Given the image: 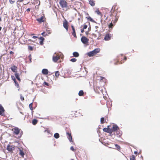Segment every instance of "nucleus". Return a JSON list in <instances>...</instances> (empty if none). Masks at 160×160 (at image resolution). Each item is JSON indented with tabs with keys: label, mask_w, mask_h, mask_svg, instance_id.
Listing matches in <instances>:
<instances>
[{
	"label": "nucleus",
	"mask_w": 160,
	"mask_h": 160,
	"mask_svg": "<svg viewBox=\"0 0 160 160\" xmlns=\"http://www.w3.org/2000/svg\"><path fill=\"white\" fill-rule=\"evenodd\" d=\"M100 51V49L99 48H97L88 53V55L89 57H91L99 52Z\"/></svg>",
	"instance_id": "obj_1"
},
{
	"label": "nucleus",
	"mask_w": 160,
	"mask_h": 160,
	"mask_svg": "<svg viewBox=\"0 0 160 160\" xmlns=\"http://www.w3.org/2000/svg\"><path fill=\"white\" fill-rule=\"evenodd\" d=\"M59 3L62 8H66L67 6V2L64 0H60Z\"/></svg>",
	"instance_id": "obj_2"
},
{
	"label": "nucleus",
	"mask_w": 160,
	"mask_h": 160,
	"mask_svg": "<svg viewBox=\"0 0 160 160\" xmlns=\"http://www.w3.org/2000/svg\"><path fill=\"white\" fill-rule=\"evenodd\" d=\"M82 42L84 44L87 43L88 41V39L84 36L82 37L81 38Z\"/></svg>",
	"instance_id": "obj_3"
},
{
	"label": "nucleus",
	"mask_w": 160,
	"mask_h": 160,
	"mask_svg": "<svg viewBox=\"0 0 160 160\" xmlns=\"http://www.w3.org/2000/svg\"><path fill=\"white\" fill-rule=\"evenodd\" d=\"M55 53L53 56L52 60L53 62H56L60 58V57L58 55H55Z\"/></svg>",
	"instance_id": "obj_4"
},
{
	"label": "nucleus",
	"mask_w": 160,
	"mask_h": 160,
	"mask_svg": "<svg viewBox=\"0 0 160 160\" xmlns=\"http://www.w3.org/2000/svg\"><path fill=\"white\" fill-rule=\"evenodd\" d=\"M14 149V146H10L8 145L7 146V149L9 152L12 151Z\"/></svg>",
	"instance_id": "obj_5"
},
{
	"label": "nucleus",
	"mask_w": 160,
	"mask_h": 160,
	"mask_svg": "<svg viewBox=\"0 0 160 160\" xmlns=\"http://www.w3.org/2000/svg\"><path fill=\"white\" fill-rule=\"evenodd\" d=\"M4 111L5 110L3 108L2 105L0 104V115L3 116L4 115Z\"/></svg>",
	"instance_id": "obj_6"
},
{
	"label": "nucleus",
	"mask_w": 160,
	"mask_h": 160,
	"mask_svg": "<svg viewBox=\"0 0 160 160\" xmlns=\"http://www.w3.org/2000/svg\"><path fill=\"white\" fill-rule=\"evenodd\" d=\"M111 35L110 34H108L106 35L104 38V39L106 41H108L111 39Z\"/></svg>",
	"instance_id": "obj_7"
},
{
	"label": "nucleus",
	"mask_w": 160,
	"mask_h": 160,
	"mask_svg": "<svg viewBox=\"0 0 160 160\" xmlns=\"http://www.w3.org/2000/svg\"><path fill=\"white\" fill-rule=\"evenodd\" d=\"M63 26L66 29L67 31H68V22L66 20L63 23Z\"/></svg>",
	"instance_id": "obj_8"
},
{
	"label": "nucleus",
	"mask_w": 160,
	"mask_h": 160,
	"mask_svg": "<svg viewBox=\"0 0 160 160\" xmlns=\"http://www.w3.org/2000/svg\"><path fill=\"white\" fill-rule=\"evenodd\" d=\"M118 129L119 128L116 125H113L112 128L113 131L117 132Z\"/></svg>",
	"instance_id": "obj_9"
},
{
	"label": "nucleus",
	"mask_w": 160,
	"mask_h": 160,
	"mask_svg": "<svg viewBox=\"0 0 160 160\" xmlns=\"http://www.w3.org/2000/svg\"><path fill=\"white\" fill-rule=\"evenodd\" d=\"M20 129L18 128H16L14 129V132L16 135H18L20 132Z\"/></svg>",
	"instance_id": "obj_10"
},
{
	"label": "nucleus",
	"mask_w": 160,
	"mask_h": 160,
	"mask_svg": "<svg viewBox=\"0 0 160 160\" xmlns=\"http://www.w3.org/2000/svg\"><path fill=\"white\" fill-rule=\"evenodd\" d=\"M17 67L15 65L13 66L11 68L12 71L13 72H15V73L17 72V71L16 70H17Z\"/></svg>",
	"instance_id": "obj_11"
},
{
	"label": "nucleus",
	"mask_w": 160,
	"mask_h": 160,
	"mask_svg": "<svg viewBox=\"0 0 160 160\" xmlns=\"http://www.w3.org/2000/svg\"><path fill=\"white\" fill-rule=\"evenodd\" d=\"M42 73L44 75H47L48 73V71L47 69H43L42 70Z\"/></svg>",
	"instance_id": "obj_12"
},
{
	"label": "nucleus",
	"mask_w": 160,
	"mask_h": 160,
	"mask_svg": "<svg viewBox=\"0 0 160 160\" xmlns=\"http://www.w3.org/2000/svg\"><path fill=\"white\" fill-rule=\"evenodd\" d=\"M67 134L68 135V138L70 142H71L72 141V138L71 135L68 132H67Z\"/></svg>",
	"instance_id": "obj_13"
},
{
	"label": "nucleus",
	"mask_w": 160,
	"mask_h": 160,
	"mask_svg": "<svg viewBox=\"0 0 160 160\" xmlns=\"http://www.w3.org/2000/svg\"><path fill=\"white\" fill-rule=\"evenodd\" d=\"M15 76L16 78L18 80L20 81V79L19 78V75L18 73L17 72H15Z\"/></svg>",
	"instance_id": "obj_14"
},
{
	"label": "nucleus",
	"mask_w": 160,
	"mask_h": 160,
	"mask_svg": "<svg viewBox=\"0 0 160 160\" xmlns=\"http://www.w3.org/2000/svg\"><path fill=\"white\" fill-rule=\"evenodd\" d=\"M19 155L23 157L24 155L23 152L22 150L21 149L19 148Z\"/></svg>",
	"instance_id": "obj_15"
},
{
	"label": "nucleus",
	"mask_w": 160,
	"mask_h": 160,
	"mask_svg": "<svg viewBox=\"0 0 160 160\" xmlns=\"http://www.w3.org/2000/svg\"><path fill=\"white\" fill-rule=\"evenodd\" d=\"M37 20L39 22L41 23L43 22V17L42 16L40 18L37 19Z\"/></svg>",
	"instance_id": "obj_16"
},
{
	"label": "nucleus",
	"mask_w": 160,
	"mask_h": 160,
	"mask_svg": "<svg viewBox=\"0 0 160 160\" xmlns=\"http://www.w3.org/2000/svg\"><path fill=\"white\" fill-rule=\"evenodd\" d=\"M89 3L92 6H94L95 5V3L93 0H89Z\"/></svg>",
	"instance_id": "obj_17"
},
{
	"label": "nucleus",
	"mask_w": 160,
	"mask_h": 160,
	"mask_svg": "<svg viewBox=\"0 0 160 160\" xmlns=\"http://www.w3.org/2000/svg\"><path fill=\"white\" fill-rule=\"evenodd\" d=\"M73 55L75 57H78L79 56V53L77 52H73Z\"/></svg>",
	"instance_id": "obj_18"
},
{
	"label": "nucleus",
	"mask_w": 160,
	"mask_h": 160,
	"mask_svg": "<svg viewBox=\"0 0 160 160\" xmlns=\"http://www.w3.org/2000/svg\"><path fill=\"white\" fill-rule=\"evenodd\" d=\"M37 122L38 120H37L36 119H34L32 121V123L33 125H35L37 124Z\"/></svg>",
	"instance_id": "obj_19"
},
{
	"label": "nucleus",
	"mask_w": 160,
	"mask_h": 160,
	"mask_svg": "<svg viewBox=\"0 0 160 160\" xmlns=\"http://www.w3.org/2000/svg\"><path fill=\"white\" fill-rule=\"evenodd\" d=\"M54 137L56 138H58L59 137V135L58 133H56L54 134Z\"/></svg>",
	"instance_id": "obj_20"
},
{
	"label": "nucleus",
	"mask_w": 160,
	"mask_h": 160,
	"mask_svg": "<svg viewBox=\"0 0 160 160\" xmlns=\"http://www.w3.org/2000/svg\"><path fill=\"white\" fill-rule=\"evenodd\" d=\"M83 94V92L82 90L80 91L79 93H78V95L80 96H82Z\"/></svg>",
	"instance_id": "obj_21"
},
{
	"label": "nucleus",
	"mask_w": 160,
	"mask_h": 160,
	"mask_svg": "<svg viewBox=\"0 0 160 160\" xmlns=\"http://www.w3.org/2000/svg\"><path fill=\"white\" fill-rule=\"evenodd\" d=\"M29 107L30 110H32V103H31L29 104Z\"/></svg>",
	"instance_id": "obj_22"
},
{
	"label": "nucleus",
	"mask_w": 160,
	"mask_h": 160,
	"mask_svg": "<svg viewBox=\"0 0 160 160\" xmlns=\"http://www.w3.org/2000/svg\"><path fill=\"white\" fill-rule=\"evenodd\" d=\"M130 160H136L135 157L134 155H132V157L130 158Z\"/></svg>",
	"instance_id": "obj_23"
},
{
	"label": "nucleus",
	"mask_w": 160,
	"mask_h": 160,
	"mask_svg": "<svg viewBox=\"0 0 160 160\" xmlns=\"http://www.w3.org/2000/svg\"><path fill=\"white\" fill-rule=\"evenodd\" d=\"M113 131L112 129H110L109 128H108V132L110 134H111L112 133Z\"/></svg>",
	"instance_id": "obj_24"
},
{
	"label": "nucleus",
	"mask_w": 160,
	"mask_h": 160,
	"mask_svg": "<svg viewBox=\"0 0 160 160\" xmlns=\"http://www.w3.org/2000/svg\"><path fill=\"white\" fill-rule=\"evenodd\" d=\"M55 76L57 77H58L59 75V73L58 71H57L55 73Z\"/></svg>",
	"instance_id": "obj_25"
},
{
	"label": "nucleus",
	"mask_w": 160,
	"mask_h": 160,
	"mask_svg": "<svg viewBox=\"0 0 160 160\" xmlns=\"http://www.w3.org/2000/svg\"><path fill=\"white\" fill-rule=\"evenodd\" d=\"M104 118H101V123L102 124H103L104 123Z\"/></svg>",
	"instance_id": "obj_26"
},
{
	"label": "nucleus",
	"mask_w": 160,
	"mask_h": 160,
	"mask_svg": "<svg viewBox=\"0 0 160 160\" xmlns=\"http://www.w3.org/2000/svg\"><path fill=\"white\" fill-rule=\"evenodd\" d=\"M108 128H104L103 130L104 132H108Z\"/></svg>",
	"instance_id": "obj_27"
},
{
	"label": "nucleus",
	"mask_w": 160,
	"mask_h": 160,
	"mask_svg": "<svg viewBox=\"0 0 160 160\" xmlns=\"http://www.w3.org/2000/svg\"><path fill=\"white\" fill-rule=\"evenodd\" d=\"M96 12L98 15H101V13L99 11V10L98 9L95 11Z\"/></svg>",
	"instance_id": "obj_28"
},
{
	"label": "nucleus",
	"mask_w": 160,
	"mask_h": 160,
	"mask_svg": "<svg viewBox=\"0 0 160 160\" xmlns=\"http://www.w3.org/2000/svg\"><path fill=\"white\" fill-rule=\"evenodd\" d=\"M28 48L29 50L32 51L33 50V48L31 46H28Z\"/></svg>",
	"instance_id": "obj_29"
},
{
	"label": "nucleus",
	"mask_w": 160,
	"mask_h": 160,
	"mask_svg": "<svg viewBox=\"0 0 160 160\" xmlns=\"http://www.w3.org/2000/svg\"><path fill=\"white\" fill-rule=\"evenodd\" d=\"M77 60V59H76L75 58H72L71 59L70 61L73 62H75Z\"/></svg>",
	"instance_id": "obj_30"
},
{
	"label": "nucleus",
	"mask_w": 160,
	"mask_h": 160,
	"mask_svg": "<svg viewBox=\"0 0 160 160\" xmlns=\"http://www.w3.org/2000/svg\"><path fill=\"white\" fill-rule=\"evenodd\" d=\"M72 35L74 37L76 38V34L75 31H73L72 33Z\"/></svg>",
	"instance_id": "obj_31"
},
{
	"label": "nucleus",
	"mask_w": 160,
	"mask_h": 160,
	"mask_svg": "<svg viewBox=\"0 0 160 160\" xmlns=\"http://www.w3.org/2000/svg\"><path fill=\"white\" fill-rule=\"evenodd\" d=\"M9 1L10 3L11 4H13L15 2V1L12 0H9Z\"/></svg>",
	"instance_id": "obj_32"
},
{
	"label": "nucleus",
	"mask_w": 160,
	"mask_h": 160,
	"mask_svg": "<svg viewBox=\"0 0 160 160\" xmlns=\"http://www.w3.org/2000/svg\"><path fill=\"white\" fill-rule=\"evenodd\" d=\"M40 41H43L44 40V38L42 37H40L39 38Z\"/></svg>",
	"instance_id": "obj_33"
},
{
	"label": "nucleus",
	"mask_w": 160,
	"mask_h": 160,
	"mask_svg": "<svg viewBox=\"0 0 160 160\" xmlns=\"http://www.w3.org/2000/svg\"><path fill=\"white\" fill-rule=\"evenodd\" d=\"M88 19L89 20L92 22H94V20L91 18L90 17H89L88 18Z\"/></svg>",
	"instance_id": "obj_34"
},
{
	"label": "nucleus",
	"mask_w": 160,
	"mask_h": 160,
	"mask_svg": "<svg viewBox=\"0 0 160 160\" xmlns=\"http://www.w3.org/2000/svg\"><path fill=\"white\" fill-rule=\"evenodd\" d=\"M113 26V24H112V22H111L110 24L109 25V27L110 28H112V27Z\"/></svg>",
	"instance_id": "obj_35"
},
{
	"label": "nucleus",
	"mask_w": 160,
	"mask_h": 160,
	"mask_svg": "<svg viewBox=\"0 0 160 160\" xmlns=\"http://www.w3.org/2000/svg\"><path fill=\"white\" fill-rule=\"evenodd\" d=\"M46 31L48 34L51 33V30H50L47 29Z\"/></svg>",
	"instance_id": "obj_36"
},
{
	"label": "nucleus",
	"mask_w": 160,
	"mask_h": 160,
	"mask_svg": "<svg viewBox=\"0 0 160 160\" xmlns=\"http://www.w3.org/2000/svg\"><path fill=\"white\" fill-rule=\"evenodd\" d=\"M87 27H88V26L87 25H84L83 28V29H86L87 28Z\"/></svg>",
	"instance_id": "obj_37"
},
{
	"label": "nucleus",
	"mask_w": 160,
	"mask_h": 160,
	"mask_svg": "<svg viewBox=\"0 0 160 160\" xmlns=\"http://www.w3.org/2000/svg\"><path fill=\"white\" fill-rule=\"evenodd\" d=\"M70 149L73 151H74L75 150L74 149V148L72 146L71 147Z\"/></svg>",
	"instance_id": "obj_38"
},
{
	"label": "nucleus",
	"mask_w": 160,
	"mask_h": 160,
	"mask_svg": "<svg viewBox=\"0 0 160 160\" xmlns=\"http://www.w3.org/2000/svg\"><path fill=\"white\" fill-rule=\"evenodd\" d=\"M20 98L22 100H24V98L23 97H22L21 94L20 95Z\"/></svg>",
	"instance_id": "obj_39"
},
{
	"label": "nucleus",
	"mask_w": 160,
	"mask_h": 160,
	"mask_svg": "<svg viewBox=\"0 0 160 160\" xmlns=\"http://www.w3.org/2000/svg\"><path fill=\"white\" fill-rule=\"evenodd\" d=\"M45 33V32H43L42 33H41V35L42 36H45L46 35H47V34H46V35H44V34Z\"/></svg>",
	"instance_id": "obj_40"
},
{
	"label": "nucleus",
	"mask_w": 160,
	"mask_h": 160,
	"mask_svg": "<svg viewBox=\"0 0 160 160\" xmlns=\"http://www.w3.org/2000/svg\"><path fill=\"white\" fill-rule=\"evenodd\" d=\"M43 41H40L39 43L40 44H41V45H42L43 44Z\"/></svg>",
	"instance_id": "obj_41"
},
{
	"label": "nucleus",
	"mask_w": 160,
	"mask_h": 160,
	"mask_svg": "<svg viewBox=\"0 0 160 160\" xmlns=\"http://www.w3.org/2000/svg\"><path fill=\"white\" fill-rule=\"evenodd\" d=\"M44 83L45 85L48 86V83H47L46 82H44Z\"/></svg>",
	"instance_id": "obj_42"
},
{
	"label": "nucleus",
	"mask_w": 160,
	"mask_h": 160,
	"mask_svg": "<svg viewBox=\"0 0 160 160\" xmlns=\"http://www.w3.org/2000/svg\"><path fill=\"white\" fill-rule=\"evenodd\" d=\"M81 32L82 33H83L84 32V29H82L81 30Z\"/></svg>",
	"instance_id": "obj_43"
},
{
	"label": "nucleus",
	"mask_w": 160,
	"mask_h": 160,
	"mask_svg": "<svg viewBox=\"0 0 160 160\" xmlns=\"http://www.w3.org/2000/svg\"><path fill=\"white\" fill-rule=\"evenodd\" d=\"M30 11V9L29 8H28L27 9V10H26V11L27 12H29Z\"/></svg>",
	"instance_id": "obj_44"
},
{
	"label": "nucleus",
	"mask_w": 160,
	"mask_h": 160,
	"mask_svg": "<svg viewBox=\"0 0 160 160\" xmlns=\"http://www.w3.org/2000/svg\"><path fill=\"white\" fill-rule=\"evenodd\" d=\"M116 146L118 148V149H119L120 148V147L118 145H116Z\"/></svg>",
	"instance_id": "obj_45"
},
{
	"label": "nucleus",
	"mask_w": 160,
	"mask_h": 160,
	"mask_svg": "<svg viewBox=\"0 0 160 160\" xmlns=\"http://www.w3.org/2000/svg\"><path fill=\"white\" fill-rule=\"evenodd\" d=\"M37 37H37L35 36H33V37H32V38H37Z\"/></svg>",
	"instance_id": "obj_46"
},
{
	"label": "nucleus",
	"mask_w": 160,
	"mask_h": 160,
	"mask_svg": "<svg viewBox=\"0 0 160 160\" xmlns=\"http://www.w3.org/2000/svg\"><path fill=\"white\" fill-rule=\"evenodd\" d=\"M14 53V52L12 51H10V54H13Z\"/></svg>",
	"instance_id": "obj_47"
},
{
	"label": "nucleus",
	"mask_w": 160,
	"mask_h": 160,
	"mask_svg": "<svg viewBox=\"0 0 160 160\" xmlns=\"http://www.w3.org/2000/svg\"><path fill=\"white\" fill-rule=\"evenodd\" d=\"M71 27H72V29H73L74 28V26L72 25L71 26Z\"/></svg>",
	"instance_id": "obj_48"
},
{
	"label": "nucleus",
	"mask_w": 160,
	"mask_h": 160,
	"mask_svg": "<svg viewBox=\"0 0 160 160\" xmlns=\"http://www.w3.org/2000/svg\"><path fill=\"white\" fill-rule=\"evenodd\" d=\"M134 154H137V151H135L134 152Z\"/></svg>",
	"instance_id": "obj_49"
},
{
	"label": "nucleus",
	"mask_w": 160,
	"mask_h": 160,
	"mask_svg": "<svg viewBox=\"0 0 160 160\" xmlns=\"http://www.w3.org/2000/svg\"><path fill=\"white\" fill-rule=\"evenodd\" d=\"M73 31H75V28L72 29Z\"/></svg>",
	"instance_id": "obj_50"
},
{
	"label": "nucleus",
	"mask_w": 160,
	"mask_h": 160,
	"mask_svg": "<svg viewBox=\"0 0 160 160\" xmlns=\"http://www.w3.org/2000/svg\"><path fill=\"white\" fill-rule=\"evenodd\" d=\"M2 29V28L1 27H0V31H1Z\"/></svg>",
	"instance_id": "obj_51"
},
{
	"label": "nucleus",
	"mask_w": 160,
	"mask_h": 160,
	"mask_svg": "<svg viewBox=\"0 0 160 160\" xmlns=\"http://www.w3.org/2000/svg\"><path fill=\"white\" fill-rule=\"evenodd\" d=\"M86 34L88 35V32H86Z\"/></svg>",
	"instance_id": "obj_52"
},
{
	"label": "nucleus",
	"mask_w": 160,
	"mask_h": 160,
	"mask_svg": "<svg viewBox=\"0 0 160 160\" xmlns=\"http://www.w3.org/2000/svg\"><path fill=\"white\" fill-rule=\"evenodd\" d=\"M126 59H127V58H126V57H125V58H124V60H126Z\"/></svg>",
	"instance_id": "obj_53"
},
{
	"label": "nucleus",
	"mask_w": 160,
	"mask_h": 160,
	"mask_svg": "<svg viewBox=\"0 0 160 160\" xmlns=\"http://www.w3.org/2000/svg\"><path fill=\"white\" fill-rule=\"evenodd\" d=\"M1 20V18L0 17V21Z\"/></svg>",
	"instance_id": "obj_54"
},
{
	"label": "nucleus",
	"mask_w": 160,
	"mask_h": 160,
	"mask_svg": "<svg viewBox=\"0 0 160 160\" xmlns=\"http://www.w3.org/2000/svg\"><path fill=\"white\" fill-rule=\"evenodd\" d=\"M14 82H15V83H16V80H14Z\"/></svg>",
	"instance_id": "obj_55"
},
{
	"label": "nucleus",
	"mask_w": 160,
	"mask_h": 160,
	"mask_svg": "<svg viewBox=\"0 0 160 160\" xmlns=\"http://www.w3.org/2000/svg\"><path fill=\"white\" fill-rule=\"evenodd\" d=\"M30 62H31V59H30Z\"/></svg>",
	"instance_id": "obj_56"
},
{
	"label": "nucleus",
	"mask_w": 160,
	"mask_h": 160,
	"mask_svg": "<svg viewBox=\"0 0 160 160\" xmlns=\"http://www.w3.org/2000/svg\"><path fill=\"white\" fill-rule=\"evenodd\" d=\"M40 2L39 1V5L40 4Z\"/></svg>",
	"instance_id": "obj_57"
},
{
	"label": "nucleus",
	"mask_w": 160,
	"mask_h": 160,
	"mask_svg": "<svg viewBox=\"0 0 160 160\" xmlns=\"http://www.w3.org/2000/svg\"><path fill=\"white\" fill-rule=\"evenodd\" d=\"M71 160H74V159H71Z\"/></svg>",
	"instance_id": "obj_58"
}]
</instances>
